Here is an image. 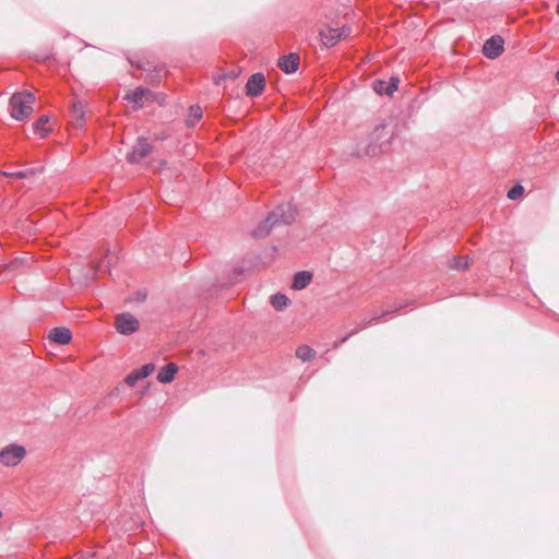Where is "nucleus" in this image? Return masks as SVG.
<instances>
[{
    "label": "nucleus",
    "mask_w": 559,
    "mask_h": 559,
    "mask_svg": "<svg viewBox=\"0 0 559 559\" xmlns=\"http://www.w3.org/2000/svg\"><path fill=\"white\" fill-rule=\"evenodd\" d=\"M504 40L501 36L495 35L487 39L483 46V53L489 59H496L503 52Z\"/></svg>",
    "instance_id": "nucleus-7"
},
{
    "label": "nucleus",
    "mask_w": 559,
    "mask_h": 559,
    "mask_svg": "<svg viewBox=\"0 0 559 559\" xmlns=\"http://www.w3.org/2000/svg\"><path fill=\"white\" fill-rule=\"evenodd\" d=\"M116 329L123 335H130L136 332L140 328L139 320L131 313L124 312L116 317Z\"/></svg>",
    "instance_id": "nucleus-5"
},
{
    "label": "nucleus",
    "mask_w": 559,
    "mask_h": 559,
    "mask_svg": "<svg viewBox=\"0 0 559 559\" xmlns=\"http://www.w3.org/2000/svg\"><path fill=\"white\" fill-rule=\"evenodd\" d=\"M371 324V321H362L361 323H359L350 333L346 334L345 336H343L342 338L337 340L334 342L333 344V347L334 348H337L340 347L343 343H345L350 336L355 335L356 333H358L359 331H362L364 329H366L367 326H369Z\"/></svg>",
    "instance_id": "nucleus-17"
},
{
    "label": "nucleus",
    "mask_w": 559,
    "mask_h": 559,
    "mask_svg": "<svg viewBox=\"0 0 559 559\" xmlns=\"http://www.w3.org/2000/svg\"><path fill=\"white\" fill-rule=\"evenodd\" d=\"M34 102L35 95L31 92L13 94L9 103L11 117L19 121L27 119L33 111L32 105Z\"/></svg>",
    "instance_id": "nucleus-2"
},
{
    "label": "nucleus",
    "mask_w": 559,
    "mask_h": 559,
    "mask_svg": "<svg viewBox=\"0 0 559 559\" xmlns=\"http://www.w3.org/2000/svg\"><path fill=\"white\" fill-rule=\"evenodd\" d=\"M384 135H386L385 127H384V126H378V127H376V129L373 130V132H372V134H371V138H372V141H379V140H381Z\"/></svg>",
    "instance_id": "nucleus-26"
},
{
    "label": "nucleus",
    "mask_w": 559,
    "mask_h": 559,
    "mask_svg": "<svg viewBox=\"0 0 559 559\" xmlns=\"http://www.w3.org/2000/svg\"><path fill=\"white\" fill-rule=\"evenodd\" d=\"M350 28L347 26H343L340 28L329 27L325 31L320 32V38L322 44L325 47H333L336 45L342 38H345L349 35Z\"/></svg>",
    "instance_id": "nucleus-6"
},
{
    "label": "nucleus",
    "mask_w": 559,
    "mask_h": 559,
    "mask_svg": "<svg viewBox=\"0 0 559 559\" xmlns=\"http://www.w3.org/2000/svg\"><path fill=\"white\" fill-rule=\"evenodd\" d=\"M26 455L24 447L19 444H10L0 451V463L4 466L17 465Z\"/></svg>",
    "instance_id": "nucleus-3"
},
{
    "label": "nucleus",
    "mask_w": 559,
    "mask_h": 559,
    "mask_svg": "<svg viewBox=\"0 0 559 559\" xmlns=\"http://www.w3.org/2000/svg\"><path fill=\"white\" fill-rule=\"evenodd\" d=\"M556 80L559 82V70L556 73Z\"/></svg>",
    "instance_id": "nucleus-30"
},
{
    "label": "nucleus",
    "mask_w": 559,
    "mask_h": 559,
    "mask_svg": "<svg viewBox=\"0 0 559 559\" xmlns=\"http://www.w3.org/2000/svg\"><path fill=\"white\" fill-rule=\"evenodd\" d=\"M177 371H178V367L176 366V364H174V362L167 364L165 367H163L158 371L157 380L160 383H170L174 380Z\"/></svg>",
    "instance_id": "nucleus-14"
},
{
    "label": "nucleus",
    "mask_w": 559,
    "mask_h": 559,
    "mask_svg": "<svg viewBox=\"0 0 559 559\" xmlns=\"http://www.w3.org/2000/svg\"><path fill=\"white\" fill-rule=\"evenodd\" d=\"M278 67L282 71L287 74L295 73L299 67V56L297 53H289L287 56H283L278 60Z\"/></svg>",
    "instance_id": "nucleus-11"
},
{
    "label": "nucleus",
    "mask_w": 559,
    "mask_h": 559,
    "mask_svg": "<svg viewBox=\"0 0 559 559\" xmlns=\"http://www.w3.org/2000/svg\"><path fill=\"white\" fill-rule=\"evenodd\" d=\"M312 280V274L308 271L297 272L294 276L293 288L296 290H300L306 288Z\"/></svg>",
    "instance_id": "nucleus-15"
},
{
    "label": "nucleus",
    "mask_w": 559,
    "mask_h": 559,
    "mask_svg": "<svg viewBox=\"0 0 559 559\" xmlns=\"http://www.w3.org/2000/svg\"><path fill=\"white\" fill-rule=\"evenodd\" d=\"M297 215V210L290 203H284L276 206L265 221L252 230L254 238H264L270 231L277 226L290 225Z\"/></svg>",
    "instance_id": "nucleus-1"
},
{
    "label": "nucleus",
    "mask_w": 559,
    "mask_h": 559,
    "mask_svg": "<svg viewBox=\"0 0 559 559\" xmlns=\"http://www.w3.org/2000/svg\"><path fill=\"white\" fill-rule=\"evenodd\" d=\"M453 269L464 271L468 267L467 257H455L453 258L452 265Z\"/></svg>",
    "instance_id": "nucleus-21"
},
{
    "label": "nucleus",
    "mask_w": 559,
    "mask_h": 559,
    "mask_svg": "<svg viewBox=\"0 0 559 559\" xmlns=\"http://www.w3.org/2000/svg\"><path fill=\"white\" fill-rule=\"evenodd\" d=\"M152 95V92L144 87H136L133 92L126 95V99L134 104V108L139 109L143 106L144 98Z\"/></svg>",
    "instance_id": "nucleus-12"
},
{
    "label": "nucleus",
    "mask_w": 559,
    "mask_h": 559,
    "mask_svg": "<svg viewBox=\"0 0 559 559\" xmlns=\"http://www.w3.org/2000/svg\"><path fill=\"white\" fill-rule=\"evenodd\" d=\"M227 76H236L235 72H231V74H228Z\"/></svg>",
    "instance_id": "nucleus-31"
},
{
    "label": "nucleus",
    "mask_w": 559,
    "mask_h": 559,
    "mask_svg": "<svg viewBox=\"0 0 559 559\" xmlns=\"http://www.w3.org/2000/svg\"><path fill=\"white\" fill-rule=\"evenodd\" d=\"M155 369V366L153 364H145L141 368L136 369L141 377L144 379L148 377Z\"/></svg>",
    "instance_id": "nucleus-27"
},
{
    "label": "nucleus",
    "mask_w": 559,
    "mask_h": 559,
    "mask_svg": "<svg viewBox=\"0 0 559 559\" xmlns=\"http://www.w3.org/2000/svg\"><path fill=\"white\" fill-rule=\"evenodd\" d=\"M34 173H35V169H25V170H20V171H15V173H4V175L8 177H15V178H27L29 175H32Z\"/></svg>",
    "instance_id": "nucleus-25"
},
{
    "label": "nucleus",
    "mask_w": 559,
    "mask_h": 559,
    "mask_svg": "<svg viewBox=\"0 0 559 559\" xmlns=\"http://www.w3.org/2000/svg\"><path fill=\"white\" fill-rule=\"evenodd\" d=\"M153 150V146L143 136L138 138L132 150L127 154V160L131 164L140 163Z\"/></svg>",
    "instance_id": "nucleus-4"
},
{
    "label": "nucleus",
    "mask_w": 559,
    "mask_h": 559,
    "mask_svg": "<svg viewBox=\"0 0 559 559\" xmlns=\"http://www.w3.org/2000/svg\"><path fill=\"white\" fill-rule=\"evenodd\" d=\"M296 356L302 361H309L316 356V352L308 345H301L296 349Z\"/></svg>",
    "instance_id": "nucleus-18"
},
{
    "label": "nucleus",
    "mask_w": 559,
    "mask_h": 559,
    "mask_svg": "<svg viewBox=\"0 0 559 559\" xmlns=\"http://www.w3.org/2000/svg\"><path fill=\"white\" fill-rule=\"evenodd\" d=\"M72 123L76 128H83L85 124V105L82 100H74L71 106Z\"/></svg>",
    "instance_id": "nucleus-10"
},
{
    "label": "nucleus",
    "mask_w": 559,
    "mask_h": 559,
    "mask_svg": "<svg viewBox=\"0 0 559 559\" xmlns=\"http://www.w3.org/2000/svg\"><path fill=\"white\" fill-rule=\"evenodd\" d=\"M400 307H395L394 309H389V310H385V311H382V312H374L372 318L369 319L368 321H376V320H379L380 318L386 316V314H390V313H393L395 312Z\"/></svg>",
    "instance_id": "nucleus-28"
},
{
    "label": "nucleus",
    "mask_w": 559,
    "mask_h": 559,
    "mask_svg": "<svg viewBox=\"0 0 559 559\" xmlns=\"http://www.w3.org/2000/svg\"><path fill=\"white\" fill-rule=\"evenodd\" d=\"M265 87V78L262 73H254L252 74L247 84H246V91L247 95L251 97H257L261 95Z\"/></svg>",
    "instance_id": "nucleus-9"
},
{
    "label": "nucleus",
    "mask_w": 559,
    "mask_h": 559,
    "mask_svg": "<svg viewBox=\"0 0 559 559\" xmlns=\"http://www.w3.org/2000/svg\"><path fill=\"white\" fill-rule=\"evenodd\" d=\"M384 144H385L384 142H381L379 145L370 143L366 150V154L371 155V156L377 155L379 152H382L384 150L383 148Z\"/></svg>",
    "instance_id": "nucleus-24"
},
{
    "label": "nucleus",
    "mask_w": 559,
    "mask_h": 559,
    "mask_svg": "<svg viewBox=\"0 0 559 559\" xmlns=\"http://www.w3.org/2000/svg\"><path fill=\"white\" fill-rule=\"evenodd\" d=\"M49 121V117L48 116H41L35 123H34V129L37 133L40 134V138H45L47 135V133L49 132V130L46 128V124L48 123Z\"/></svg>",
    "instance_id": "nucleus-20"
},
{
    "label": "nucleus",
    "mask_w": 559,
    "mask_h": 559,
    "mask_svg": "<svg viewBox=\"0 0 559 559\" xmlns=\"http://www.w3.org/2000/svg\"><path fill=\"white\" fill-rule=\"evenodd\" d=\"M400 79L397 76H391L389 81L376 80L373 82V91L379 95L392 96L397 90Z\"/></svg>",
    "instance_id": "nucleus-8"
},
{
    "label": "nucleus",
    "mask_w": 559,
    "mask_h": 559,
    "mask_svg": "<svg viewBox=\"0 0 559 559\" xmlns=\"http://www.w3.org/2000/svg\"><path fill=\"white\" fill-rule=\"evenodd\" d=\"M202 118V109L200 106H191L190 107V114L187 119V126L193 127L197 121H199Z\"/></svg>",
    "instance_id": "nucleus-19"
},
{
    "label": "nucleus",
    "mask_w": 559,
    "mask_h": 559,
    "mask_svg": "<svg viewBox=\"0 0 559 559\" xmlns=\"http://www.w3.org/2000/svg\"><path fill=\"white\" fill-rule=\"evenodd\" d=\"M289 302L288 297L284 294H275L271 297V305L275 310H283Z\"/></svg>",
    "instance_id": "nucleus-16"
},
{
    "label": "nucleus",
    "mask_w": 559,
    "mask_h": 559,
    "mask_svg": "<svg viewBox=\"0 0 559 559\" xmlns=\"http://www.w3.org/2000/svg\"><path fill=\"white\" fill-rule=\"evenodd\" d=\"M72 338V332L68 328H55L49 333V340L53 343L66 345Z\"/></svg>",
    "instance_id": "nucleus-13"
},
{
    "label": "nucleus",
    "mask_w": 559,
    "mask_h": 559,
    "mask_svg": "<svg viewBox=\"0 0 559 559\" xmlns=\"http://www.w3.org/2000/svg\"><path fill=\"white\" fill-rule=\"evenodd\" d=\"M141 379L143 378L141 377L140 372L135 369L126 377L124 381L128 385L133 386Z\"/></svg>",
    "instance_id": "nucleus-23"
},
{
    "label": "nucleus",
    "mask_w": 559,
    "mask_h": 559,
    "mask_svg": "<svg viewBox=\"0 0 559 559\" xmlns=\"http://www.w3.org/2000/svg\"><path fill=\"white\" fill-rule=\"evenodd\" d=\"M131 64L135 66L136 68L144 69L143 64H141V63H134L133 61H131Z\"/></svg>",
    "instance_id": "nucleus-29"
},
{
    "label": "nucleus",
    "mask_w": 559,
    "mask_h": 559,
    "mask_svg": "<svg viewBox=\"0 0 559 559\" xmlns=\"http://www.w3.org/2000/svg\"><path fill=\"white\" fill-rule=\"evenodd\" d=\"M524 192V188L522 185H515L508 191V198L510 200H516Z\"/></svg>",
    "instance_id": "nucleus-22"
}]
</instances>
